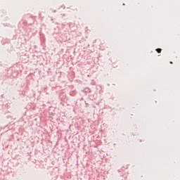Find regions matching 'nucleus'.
Segmentation results:
<instances>
[{
    "label": "nucleus",
    "mask_w": 180,
    "mask_h": 180,
    "mask_svg": "<svg viewBox=\"0 0 180 180\" xmlns=\"http://www.w3.org/2000/svg\"><path fill=\"white\" fill-rule=\"evenodd\" d=\"M170 64H172V62H170Z\"/></svg>",
    "instance_id": "f03ea898"
},
{
    "label": "nucleus",
    "mask_w": 180,
    "mask_h": 180,
    "mask_svg": "<svg viewBox=\"0 0 180 180\" xmlns=\"http://www.w3.org/2000/svg\"><path fill=\"white\" fill-rule=\"evenodd\" d=\"M156 51H157V53H161V51H162V50L161 49H157Z\"/></svg>",
    "instance_id": "f257e3e1"
}]
</instances>
